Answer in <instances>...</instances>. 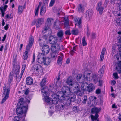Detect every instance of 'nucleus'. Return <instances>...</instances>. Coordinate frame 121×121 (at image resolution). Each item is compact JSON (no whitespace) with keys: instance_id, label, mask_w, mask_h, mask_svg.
Returning a JSON list of instances; mask_svg holds the SVG:
<instances>
[{"instance_id":"1","label":"nucleus","mask_w":121,"mask_h":121,"mask_svg":"<svg viewBox=\"0 0 121 121\" xmlns=\"http://www.w3.org/2000/svg\"><path fill=\"white\" fill-rule=\"evenodd\" d=\"M48 91H45L44 92H42L44 96L43 100L45 101L48 105L50 106L52 105L51 107L55 104H57L58 102L59 99L60 97V101H62L65 99L68 100L69 99L71 102H74L76 99V96L72 92H71L69 88L67 86L63 87L62 89V91H59L57 94H53L51 95V102L50 103V99L48 96Z\"/></svg>"},{"instance_id":"2","label":"nucleus","mask_w":121,"mask_h":121,"mask_svg":"<svg viewBox=\"0 0 121 121\" xmlns=\"http://www.w3.org/2000/svg\"><path fill=\"white\" fill-rule=\"evenodd\" d=\"M66 83L70 86L74 88V92L77 96H80L83 94L84 91L80 88L79 84L74 81L71 77L67 78Z\"/></svg>"},{"instance_id":"3","label":"nucleus","mask_w":121,"mask_h":121,"mask_svg":"<svg viewBox=\"0 0 121 121\" xmlns=\"http://www.w3.org/2000/svg\"><path fill=\"white\" fill-rule=\"evenodd\" d=\"M13 74L17 78L18 76V74L20 70V63L19 62L16 61V58L13 59Z\"/></svg>"},{"instance_id":"4","label":"nucleus","mask_w":121,"mask_h":121,"mask_svg":"<svg viewBox=\"0 0 121 121\" xmlns=\"http://www.w3.org/2000/svg\"><path fill=\"white\" fill-rule=\"evenodd\" d=\"M86 72H85L84 74L83 78L84 80L90 81L93 80L95 83H96L98 81V78L97 75L95 74H92L91 73H88L86 74Z\"/></svg>"},{"instance_id":"5","label":"nucleus","mask_w":121,"mask_h":121,"mask_svg":"<svg viewBox=\"0 0 121 121\" xmlns=\"http://www.w3.org/2000/svg\"><path fill=\"white\" fill-rule=\"evenodd\" d=\"M101 110L100 108L97 107H94L91 110V112L92 114H95V116L93 115H91V117L92 121L96 120L98 117V113H99Z\"/></svg>"},{"instance_id":"6","label":"nucleus","mask_w":121,"mask_h":121,"mask_svg":"<svg viewBox=\"0 0 121 121\" xmlns=\"http://www.w3.org/2000/svg\"><path fill=\"white\" fill-rule=\"evenodd\" d=\"M120 51L119 53L116 55V58L118 60V67H116V70L118 71L119 73L121 72V49L119 48Z\"/></svg>"},{"instance_id":"7","label":"nucleus","mask_w":121,"mask_h":121,"mask_svg":"<svg viewBox=\"0 0 121 121\" xmlns=\"http://www.w3.org/2000/svg\"><path fill=\"white\" fill-rule=\"evenodd\" d=\"M41 41H42V39H39V41L40 45L41 46H43L42 49V52L43 54H47L49 52V48L47 45H44L43 46V44Z\"/></svg>"},{"instance_id":"8","label":"nucleus","mask_w":121,"mask_h":121,"mask_svg":"<svg viewBox=\"0 0 121 121\" xmlns=\"http://www.w3.org/2000/svg\"><path fill=\"white\" fill-rule=\"evenodd\" d=\"M3 91L4 92L3 95H5V96L2 99L1 102L2 103H3L5 102L9 97L10 90L9 88H7L6 86H5V85H4Z\"/></svg>"},{"instance_id":"9","label":"nucleus","mask_w":121,"mask_h":121,"mask_svg":"<svg viewBox=\"0 0 121 121\" xmlns=\"http://www.w3.org/2000/svg\"><path fill=\"white\" fill-rule=\"evenodd\" d=\"M121 48V44L117 45L116 44L114 45L112 47V52L113 54H114L116 53L117 52V53L116 55L119 53L120 51L119 48Z\"/></svg>"},{"instance_id":"10","label":"nucleus","mask_w":121,"mask_h":121,"mask_svg":"<svg viewBox=\"0 0 121 121\" xmlns=\"http://www.w3.org/2000/svg\"><path fill=\"white\" fill-rule=\"evenodd\" d=\"M58 38L56 36L51 35L49 36L48 39V42L52 45L56 44L57 42Z\"/></svg>"},{"instance_id":"11","label":"nucleus","mask_w":121,"mask_h":121,"mask_svg":"<svg viewBox=\"0 0 121 121\" xmlns=\"http://www.w3.org/2000/svg\"><path fill=\"white\" fill-rule=\"evenodd\" d=\"M46 83L45 79H42V81L40 83V85L41 87V92H44L45 91H48V87H46L45 86Z\"/></svg>"},{"instance_id":"12","label":"nucleus","mask_w":121,"mask_h":121,"mask_svg":"<svg viewBox=\"0 0 121 121\" xmlns=\"http://www.w3.org/2000/svg\"><path fill=\"white\" fill-rule=\"evenodd\" d=\"M44 21L43 18H39L37 19L36 22V26L37 28L39 27L43 24Z\"/></svg>"},{"instance_id":"13","label":"nucleus","mask_w":121,"mask_h":121,"mask_svg":"<svg viewBox=\"0 0 121 121\" xmlns=\"http://www.w3.org/2000/svg\"><path fill=\"white\" fill-rule=\"evenodd\" d=\"M102 3L101 2H100L98 3L97 7L96 8L97 10L99 12V14H102V13L103 10L104 9L101 6Z\"/></svg>"},{"instance_id":"14","label":"nucleus","mask_w":121,"mask_h":121,"mask_svg":"<svg viewBox=\"0 0 121 121\" xmlns=\"http://www.w3.org/2000/svg\"><path fill=\"white\" fill-rule=\"evenodd\" d=\"M93 13V11L91 9H89L87 11L86 18L87 20H89L91 19Z\"/></svg>"},{"instance_id":"15","label":"nucleus","mask_w":121,"mask_h":121,"mask_svg":"<svg viewBox=\"0 0 121 121\" xmlns=\"http://www.w3.org/2000/svg\"><path fill=\"white\" fill-rule=\"evenodd\" d=\"M37 61L40 64L43 63L44 62V57H43L42 54L39 53L38 55L37 56Z\"/></svg>"},{"instance_id":"16","label":"nucleus","mask_w":121,"mask_h":121,"mask_svg":"<svg viewBox=\"0 0 121 121\" xmlns=\"http://www.w3.org/2000/svg\"><path fill=\"white\" fill-rule=\"evenodd\" d=\"M95 88V86L92 83H90L88 85L86 88L87 91L89 92L93 91Z\"/></svg>"},{"instance_id":"17","label":"nucleus","mask_w":121,"mask_h":121,"mask_svg":"<svg viewBox=\"0 0 121 121\" xmlns=\"http://www.w3.org/2000/svg\"><path fill=\"white\" fill-rule=\"evenodd\" d=\"M63 32L62 30H60L57 33V35L58 37L60 42H61L63 40Z\"/></svg>"},{"instance_id":"18","label":"nucleus","mask_w":121,"mask_h":121,"mask_svg":"<svg viewBox=\"0 0 121 121\" xmlns=\"http://www.w3.org/2000/svg\"><path fill=\"white\" fill-rule=\"evenodd\" d=\"M22 105H18V107L16 109V112L19 114L23 113V111L24 108H22Z\"/></svg>"},{"instance_id":"19","label":"nucleus","mask_w":121,"mask_h":121,"mask_svg":"<svg viewBox=\"0 0 121 121\" xmlns=\"http://www.w3.org/2000/svg\"><path fill=\"white\" fill-rule=\"evenodd\" d=\"M78 84H79L80 85H81V87L80 88L82 90L84 91L86 88V87L87 85V83L86 82H84V81L83 82L79 81Z\"/></svg>"},{"instance_id":"20","label":"nucleus","mask_w":121,"mask_h":121,"mask_svg":"<svg viewBox=\"0 0 121 121\" xmlns=\"http://www.w3.org/2000/svg\"><path fill=\"white\" fill-rule=\"evenodd\" d=\"M34 41V38L33 37L30 36L29 39V44L26 47L30 48L32 46Z\"/></svg>"},{"instance_id":"21","label":"nucleus","mask_w":121,"mask_h":121,"mask_svg":"<svg viewBox=\"0 0 121 121\" xmlns=\"http://www.w3.org/2000/svg\"><path fill=\"white\" fill-rule=\"evenodd\" d=\"M63 54L62 53H60V55L58 56V59L57 62L58 64L60 66L61 65L62 61V60Z\"/></svg>"},{"instance_id":"22","label":"nucleus","mask_w":121,"mask_h":121,"mask_svg":"<svg viewBox=\"0 0 121 121\" xmlns=\"http://www.w3.org/2000/svg\"><path fill=\"white\" fill-rule=\"evenodd\" d=\"M33 68L34 70H36L38 72L41 71L42 69L41 66L39 65H34L33 67Z\"/></svg>"},{"instance_id":"23","label":"nucleus","mask_w":121,"mask_h":121,"mask_svg":"<svg viewBox=\"0 0 121 121\" xmlns=\"http://www.w3.org/2000/svg\"><path fill=\"white\" fill-rule=\"evenodd\" d=\"M29 49L30 48H27V47H26V50L24 53L23 55V59L24 60L27 59L28 57V52L29 50Z\"/></svg>"},{"instance_id":"24","label":"nucleus","mask_w":121,"mask_h":121,"mask_svg":"<svg viewBox=\"0 0 121 121\" xmlns=\"http://www.w3.org/2000/svg\"><path fill=\"white\" fill-rule=\"evenodd\" d=\"M53 22V19L48 18L47 20L45 25H47V26L50 27L51 24Z\"/></svg>"},{"instance_id":"25","label":"nucleus","mask_w":121,"mask_h":121,"mask_svg":"<svg viewBox=\"0 0 121 121\" xmlns=\"http://www.w3.org/2000/svg\"><path fill=\"white\" fill-rule=\"evenodd\" d=\"M26 83L28 85H31L33 82V79L30 77H27L26 78Z\"/></svg>"},{"instance_id":"26","label":"nucleus","mask_w":121,"mask_h":121,"mask_svg":"<svg viewBox=\"0 0 121 121\" xmlns=\"http://www.w3.org/2000/svg\"><path fill=\"white\" fill-rule=\"evenodd\" d=\"M106 51V49L105 48H103L100 57V60L101 61H102L104 59Z\"/></svg>"},{"instance_id":"27","label":"nucleus","mask_w":121,"mask_h":121,"mask_svg":"<svg viewBox=\"0 0 121 121\" xmlns=\"http://www.w3.org/2000/svg\"><path fill=\"white\" fill-rule=\"evenodd\" d=\"M46 12V8L44 5H43L41 8L40 14L41 15H43Z\"/></svg>"},{"instance_id":"28","label":"nucleus","mask_w":121,"mask_h":121,"mask_svg":"<svg viewBox=\"0 0 121 121\" xmlns=\"http://www.w3.org/2000/svg\"><path fill=\"white\" fill-rule=\"evenodd\" d=\"M74 21L76 22L75 25H77L79 27H80V25L81 23V20L78 17L75 18L74 19Z\"/></svg>"},{"instance_id":"29","label":"nucleus","mask_w":121,"mask_h":121,"mask_svg":"<svg viewBox=\"0 0 121 121\" xmlns=\"http://www.w3.org/2000/svg\"><path fill=\"white\" fill-rule=\"evenodd\" d=\"M96 99V98L95 96H91L89 97V99L91 101V103H93V102H94V104H93V105H95L96 104V103L95 102Z\"/></svg>"},{"instance_id":"30","label":"nucleus","mask_w":121,"mask_h":121,"mask_svg":"<svg viewBox=\"0 0 121 121\" xmlns=\"http://www.w3.org/2000/svg\"><path fill=\"white\" fill-rule=\"evenodd\" d=\"M51 61V60L50 58H47L45 59L44 58V62L43 64L46 65H48L49 64Z\"/></svg>"},{"instance_id":"31","label":"nucleus","mask_w":121,"mask_h":121,"mask_svg":"<svg viewBox=\"0 0 121 121\" xmlns=\"http://www.w3.org/2000/svg\"><path fill=\"white\" fill-rule=\"evenodd\" d=\"M26 67V65L25 64H23L22 66V70L21 73L20 74V75L19 77L21 78L23 75V73L25 71Z\"/></svg>"},{"instance_id":"32","label":"nucleus","mask_w":121,"mask_h":121,"mask_svg":"<svg viewBox=\"0 0 121 121\" xmlns=\"http://www.w3.org/2000/svg\"><path fill=\"white\" fill-rule=\"evenodd\" d=\"M24 9L25 6H19L18 9V13L20 14H21L22 13Z\"/></svg>"},{"instance_id":"33","label":"nucleus","mask_w":121,"mask_h":121,"mask_svg":"<svg viewBox=\"0 0 121 121\" xmlns=\"http://www.w3.org/2000/svg\"><path fill=\"white\" fill-rule=\"evenodd\" d=\"M50 30V27L45 25L44 28L42 30V32L43 33H45L48 31Z\"/></svg>"},{"instance_id":"34","label":"nucleus","mask_w":121,"mask_h":121,"mask_svg":"<svg viewBox=\"0 0 121 121\" xmlns=\"http://www.w3.org/2000/svg\"><path fill=\"white\" fill-rule=\"evenodd\" d=\"M58 49L56 48L55 46H52L51 47V50L52 52H56V53H58Z\"/></svg>"},{"instance_id":"35","label":"nucleus","mask_w":121,"mask_h":121,"mask_svg":"<svg viewBox=\"0 0 121 121\" xmlns=\"http://www.w3.org/2000/svg\"><path fill=\"white\" fill-rule=\"evenodd\" d=\"M25 104L22 105V108H24V110H23V113L25 114L26 113L28 109V105L27 104H26L25 105H24Z\"/></svg>"},{"instance_id":"36","label":"nucleus","mask_w":121,"mask_h":121,"mask_svg":"<svg viewBox=\"0 0 121 121\" xmlns=\"http://www.w3.org/2000/svg\"><path fill=\"white\" fill-rule=\"evenodd\" d=\"M63 20H65L64 25L67 26L69 24V20L68 17H62V18Z\"/></svg>"},{"instance_id":"37","label":"nucleus","mask_w":121,"mask_h":121,"mask_svg":"<svg viewBox=\"0 0 121 121\" xmlns=\"http://www.w3.org/2000/svg\"><path fill=\"white\" fill-rule=\"evenodd\" d=\"M42 4V2H40L39 3L38 7L36 8L35 10V16H37L38 15V12L39 7Z\"/></svg>"},{"instance_id":"38","label":"nucleus","mask_w":121,"mask_h":121,"mask_svg":"<svg viewBox=\"0 0 121 121\" xmlns=\"http://www.w3.org/2000/svg\"><path fill=\"white\" fill-rule=\"evenodd\" d=\"M84 10V8L82 6L81 4H79L78 6V11L79 12H82Z\"/></svg>"},{"instance_id":"39","label":"nucleus","mask_w":121,"mask_h":121,"mask_svg":"<svg viewBox=\"0 0 121 121\" xmlns=\"http://www.w3.org/2000/svg\"><path fill=\"white\" fill-rule=\"evenodd\" d=\"M58 53H56V52H52V53L51 54V58L53 59H55L56 58L57 56Z\"/></svg>"},{"instance_id":"40","label":"nucleus","mask_w":121,"mask_h":121,"mask_svg":"<svg viewBox=\"0 0 121 121\" xmlns=\"http://www.w3.org/2000/svg\"><path fill=\"white\" fill-rule=\"evenodd\" d=\"M87 97L86 96H84V97L82 98V103L85 104L87 101Z\"/></svg>"},{"instance_id":"41","label":"nucleus","mask_w":121,"mask_h":121,"mask_svg":"<svg viewBox=\"0 0 121 121\" xmlns=\"http://www.w3.org/2000/svg\"><path fill=\"white\" fill-rule=\"evenodd\" d=\"M8 7L7 5H5L4 7H1L0 8V10L1 12H5L6 10V9Z\"/></svg>"},{"instance_id":"42","label":"nucleus","mask_w":121,"mask_h":121,"mask_svg":"<svg viewBox=\"0 0 121 121\" xmlns=\"http://www.w3.org/2000/svg\"><path fill=\"white\" fill-rule=\"evenodd\" d=\"M82 45L84 46H86L87 44L86 41H85V37H84L82 38Z\"/></svg>"},{"instance_id":"43","label":"nucleus","mask_w":121,"mask_h":121,"mask_svg":"<svg viewBox=\"0 0 121 121\" xmlns=\"http://www.w3.org/2000/svg\"><path fill=\"white\" fill-rule=\"evenodd\" d=\"M72 33L74 35H77L78 33V30L77 29L73 30L72 31Z\"/></svg>"},{"instance_id":"44","label":"nucleus","mask_w":121,"mask_h":121,"mask_svg":"<svg viewBox=\"0 0 121 121\" xmlns=\"http://www.w3.org/2000/svg\"><path fill=\"white\" fill-rule=\"evenodd\" d=\"M104 68H103V66L102 67V68L100 69L98 71V73L99 75L101 76L104 73Z\"/></svg>"},{"instance_id":"45","label":"nucleus","mask_w":121,"mask_h":121,"mask_svg":"<svg viewBox=\"0 0 121 121\" xmlns=\"http://www.w3.org/2000/svg\"><path fill=\"white\" fill-rule=\"evenodd\" d=\"M23 98H21L19 100V102L18 104V105H23Z\"/></svg>"},{"instance_id":"46","label":"nucleus","mask_w":121,"mask_h":121,"mask_svg":"<svg viewBox=\"0 0 121 121\" xmlns=\"http://www.w3.org/2000/svg\"><path fill=\"white\" fill-rule=\"evenodd\" d=\"M116 22L117 24L118 25H121V18H120L117 19L116 20Z\"/></svg>"},{"instance_id":"47","label":"nucleus","mask_w":121,"mask_h":121,"mask_svg":"<svg viewBox=\"0 0 121 121\" xmlns=\"http://www.w3.org/2000/svg\"><path fill=\"white\" fill-rule=\"evenodd\" d=\"M12 17H11V15H9L7 14L5 16V19L7 20H8L11 19Z\"/></svg>"},{"instance_id":"48","label":"nucleus","mask_w":121,"mask_h":121,"mask_svg":"<svg viewBox=\"0 0 121 121\" xmlns=\"http://www.w3.org/2000/svg\"><path fill=\"white\" fill-rule=\"evenodd\" d=\"M113 78L115 79H117L119 78L117 74L116 73H114L113 74Z\"/></svg>"},{"instance_id":"49","label":"nucleus","mask_w":121,"mask_h":121,"mask_svg":"<svg viewBox=\"0 0 121 121\" xmlns=\"http://www.w3.org/2000/svg\"><path fill=\"white\" fill-rule=\"evenodd\" d=\"M82 75L81 74H78V75L77 77V79L78 82H79L80 80L81 79Z\"/></svg>"},{"instance_id":"50","label":"nucleus","mask_w":121,"mask_h":121,"mask_svg":"<svg viewBox=\"0 0 121 121\" xmlns=\"http://www.w3.org/2000/svg\"><path fill=\"white\" fill-rule=\"evenodd\" d=\"M19 117L17 116L15 117L14 120V121H19Z\"/></svg>"},{"instance_id":"51","label":"nucleus","mask_w":121,"mask_h":121,"mask_svg":"<svg viewBox=\"0 0 121 121\" xmlns=\"http://www.w3.org/2000/svg\"><path fill=\"white\" fill-rule=\"evenodd\" d=\"M55 3V0H51L50 4V6H53Z\"/></svg>"},{"instance_id":"52","label":"nucleus","mask_w":121,"mask_h":121,"mask_svg":"<svg viewBox=\"0 0 121 121\" xmlns=\"http://www.w3.org/2000/svg\"><path fill=\"white\" fill-rule=\"evenodd\" d=\"M65 33L66 35H70L71 34L70 31L69 30H67L65 32Z\"/></svg>"},{"instance_id":"53","label":"nucleus","mask_w":121,"mask_h":121,"mask_svg":"<svg viewBox=\"0 0 121 121\" xmlns=\"http://www.w3.org/2000/svg\"><path fill=\"white\" fill-rule=\"evenodd\" d=\"M31 99L29 97H28L26 98V103H29L30 102V100H31Z\"/></svg>"},{"instance_id":"54","label":"nucleus","mask_w":121,"mask_h":121,"mask_svg":"<svg viewBox=\"0 0 121 121\" xmlns=\"http://www.w3.org/2000/svg\"><path fill=\"white\" fill-rule=\"evenodd\" d=\"M96 93L97 94H99L101 92V90L99 89L96 90Z\"/></svg>"},{"instance_id":"55","label":"nucleus","mask_w":121,"mask_h":121,"mask_svg":"<svg viewBox=\"0 0 121 121\" xmlns=\"http://www.w3.org/2000/svg\"><path fill=\"white\" fill-rule=\"evenodd\" d=\"M96 34L95 33H93L92 34V38L94 39L96 37Z\"/></svg>"},{"instance_id":"56","label":"nucleus","mask_w":121,"mask_h":121,"mask_svg":"<svg viewBox=\"0 0 121 121\" xmlns=\"http://www.w3.org/2000/svg\"><path fill=\"white\" fill-rule=\"evenodd\" d=\"M44 4H47L48 3L49 0H43Z\"/></svg>"},{"instance_id":"57","label":"nucleus","mask_w":121,"mask_h":121,"mask_svg":"<svg viewBox=\"0 0 121 121\" xmlns=\"http://www.w3.org/2000/svg\"><path fill=\"white\" fill-rule=\"evenodd\" d=\"M116 83V82L114 80H112L111 81V84L112 85H114Z\"/></svg>"},{"instance_id":"58","label":"nucleus","mask_w":121,"mask_h":121,"mask_svg":"<svg viewBox=\"0 0 121 121\" xmlns=\"http://www.w3.org/2000/svg\"><path fill=\"white\" fill-rule=\"evenodd\" d=\"M9 25L7 24L4 27V28L5 30H7L8 28Z\"/></svg>"},{"instance_id":"59","label":"nucleus","mask_w":121,"mask_h":121,"mask_svg":"<svg viewBox=\"0 0 121 121\" xmlns=\"http://www.w3.org/2000/svg\"><path fill=\"white\" fill-rule=\"evenodd\" d=\"M12 77H10L9 79V83H10L12 81Z\"/></svg>"},{"instance_id":"60","label":"nucleus","mask_w":121,"mask_h":121,"mask_svg":"<svg viewBox=\"0 0 121 121\" xmlns=\"http://www.w3.org/2000/svg\"><path fill=\"white\" fill-rule=\"evenodd\" d=\"M74 52H75L73 50H72L70 51V53L71 55H73Z\"/></svg>"},{"instance_id":"61","label":"nucleus","mask_w":121,"mask_h":121,"mask_svg":"<svg viewBox=\"0 0 121 121\" xmlns=\"http://www.w3.org/2000/svg\"><path fill=\"white\" fill-rule=\"evenodd\" d=\"M42 38L43 39H44L45 40H46L47 39V35H45Z\"/></svg>"},{"instance_id":"62","label":"nucleus","mask_w":121,"mask_h":121,"mask_svg":"<svg viewBox=\"0 0 121 121\" xmlns=\"http://www.w3.org/2000/svg\"><path fill=\"white\" fill-rule=\"evenodd\" d=\"M6 35H4V36L3 37V38L2 40V41H4L5 40V39H6Z\"/></svg>"},{"instance_id":"63","label":"nucleus","mask_w":121,"mask_h":121,"mask_svg":"<svg viewBox=\"0 0 121 121\" xmlns=\"http://www.w3.org/2000/svg\"><path fill=\"white\" fill-rule=\"evenodd\" d=\"M65 108L64 105H62L60 107V108L61 109H63Z\"/></svg>"},{"instance_id":"64","label":"nucleus","mask_w":121,"mask_h":121,"mask_svg":"<svg viewBox=\"0 0 121 121\" xmlns=\"http://www.w3.org/2000/svg\"><path fill=\"white\" fill-rule=\"evenodd\" d=\"M120 2L121 4L119 5V10H121V0H120Z\"/></svg>"}]
</instances>
